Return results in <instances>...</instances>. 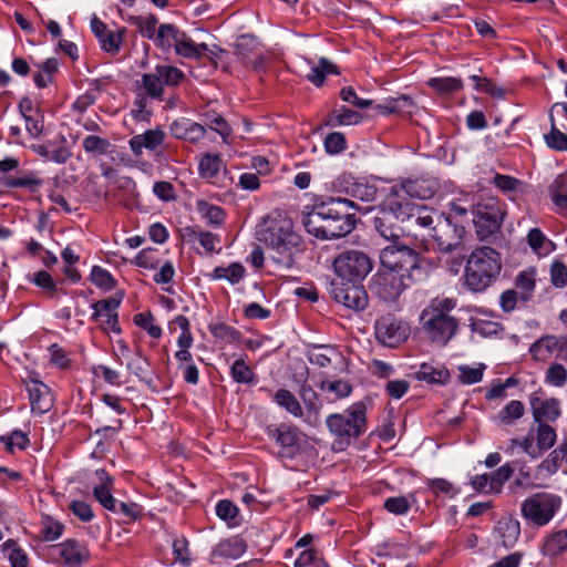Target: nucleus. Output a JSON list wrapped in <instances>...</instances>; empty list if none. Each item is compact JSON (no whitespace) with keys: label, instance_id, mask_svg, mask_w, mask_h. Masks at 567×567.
<instances>
[{"label":"nucleus","instance_id":"5","mask_svg":"<svg viewBox=\"0 0 567 567\" xmlns=\"http://www.w3.org/2000/svg\"><path fill=\"white\" fill-rule=\"evenodd\" d=\"M422 216H426L425 219L429 221L419 223V228L429 230V236L435 243L439 251L451 252L462 245L466 234L463 225L454 223L450 217L430 207H427V214H422Z\"/></svg>","mask_w":567,"mask_h":567},{"label":"nucleus","instance_id":"3","mask_svg":"<svg viewBox=\"0 0 567 567\" xmlns=\"http://www.w3.org/2000/svg\"><path fill=\"white\" fill-rule=\"evenodd\" d=\"M259 240L270 250V259L280 268H290L300 250L301 238L292 230V221L281 215L269 217L260 226Z\"/></svg>","mask_w":567,"mask_h":567},{"label":"nucleus","instance_id":"13","mask_svg":"<svg viewBox=\"0 0 567 567\" xmlns=\"http://www.w3.org/2000/svg\"><path fill=\"white\" fill-rule=\"evenodd\" d=\"M423 330L432 343L445 346L456 333L457 320L449 313H434L422 319Z\"/></svg>","mask_w":567,"mask_h":567},{"label":"nucleus","instance_id":"27","mask_svg":"<svg viewBox=\"0 0 567 567\" xmlns=\"http://www.w3.org/2000/svg\"><path fill=\"white\" fill-rule=\"evenodd\" d=\"M327 74H339L338 66L326 58H320L318 64L312 65L307 79L316 86H321Z\"/></svg>","mask_w":567,"mask_h":567},{"label":"nucleus","instance_id":"2","mask_svg":"<svg viewBox=\"0 0 567 567\" xmlns=\"http://www.w3.org/2000/svg\"><path fill=\"white\" fill-rule=\"evenodd\" d=\"M360 209L355 203L344 198H330L316 204L302 218L307 231L317 238L336 239L350 234L355 226L351 208Z\"/></svg>","mask_w":567,"mask_h":567},{"label":"nucleus","instance_id":"55","mask_svg":"<svg viewBox=\"0 0 567 567\" xmlns=\"http://www.w3.org/2000/svg\"><path fill=\"white\" fill-rule=\"evenodd\" d=\"M455 307V301L450 298L435 299L431 306L423 310L422 319H425L429 315L434 313H449Z\"/></svg>","mask_w":567,"mask_h":567},{"label":"nucleus","instance_id":"17","mask_svg":"<svg viewBox=\"0 0 567 567\" xmlns=\"http://www.w3.org/2000/svg\"><path fill=\"white\" fill-rule=\"evenodd\" d=\"M529 352L537 361H545L555 352L564 360H567V337L553 334L544 336L530 346Z\"/></svg>","mask_w":567,"mask_h":567},{"label":"nucleus","instance_id":"56","mask_svg":"<svg viewBox=\"0 0 567 567\" xmlns=\"http://www.w3.org/2000/svg\"><path fill=\"white\" fill-rule=\"evenodd\" d=\"M546 144L556 151L567 150V135L555 127L553 123L551 131L545 135Z\"/></svg>","mask_w":567,"mask_h":567},{"label":"nucleus","instance_id":"24","mask_svg":"<svg viewBox=\"0 0 567 567\" xmlns=\"http://www.w3.org/2000/svg\"><path fill=\"white\" fill-rule=\"evenodd\" d=\"M341 353L333 347L317 346L309 354V361L320 368H327L331 363L342 361Z\"/></svg>","mask_w":567,"mask_h":567},{"label":"nucleus","instance_id":"38","mask_svg":"<svg viewBox=\"0 0 567 567\" xmlns=\"http://www.w3.org/2000/svg\"><path fill=\"white\" fill-rule=\"evenodd\" d=\"M2 551L8 557L12 567H27L28 557L25 553L18 546V544L9 539L2 545Z\"/></svg>","mask_w":567,"mask_h":567},{"label":"nucleus","instance_id":"32","mask_svg":"<svg viewBox=\"0 0 567 567\" xmlns=\"http://www.w3.org/2000/svg\"><path fill=\"white\" fill-rule=\"evenodd\" d=\"M565 460H567V442H563L558 447L551 451L540 463L539 468L548 474H555Z\"/></svg>","mask_w":567,"mask_h":567},{"label":"nucleus","instance_id":"25","mask_svg":"<svg viewBox=\"0 0 567 567\" xmlns=\"http://www.w3.org/2000/svg\"><path fill=\"white\" fill-rule=\"evenodd\" d=\"M224 167L219 154H205L198 164L199 175L208 181L215 182Z\"/></svg>","mask_w":567,"mask_h":567},{"label":"nucleus","instance_id":"44","mask_svg":"<svg viewBox=\"0 0 567 567\" xmlns=\"http://www.w3.org/2000/svg\"><path fill=\"white\" fill-rule=\"evenodd\" d=\"M545 380L553 386L561 388L567 383V369L560 363H554L547 369Z\"/></svg>","mask_w":567,"mask_h":567},{"label":"nucleus","instance_id":"23","mask_svg":"<svg viewBox=\"0 0 567 567\" xmlns=\"http://www.w3.org/2000/svg\"><path fill=\"white\" fill-rule=\"evenodd\" d=\"M164 141V133L161 130H150L144 134L135 135L130 141V146L135 155H140L143 148L155 150Z\"/></svg>","mask_w":567,"mask_h":567},{"label":"nucleus","instance_id":"53","mask_svg":"<svg viewBox=\"0 0 567 567\" xmlns=\"http://www.w3.org/2000/svg\"><path fill=\"white\" fill-rule=\"evenodd\" d=\"M546 549L551 555H557L567 549V530H559L548 537Z\"/></svg>","mask_w":567,"mask_h":567},{"label":"nucleus","instance_id":"42","mask_svg":"<svg viewBox=\"0 0 567 567\" xmlns=\"http://www.w3.org/2000/svg\"><path fill=\"white\" fill-rule=\"evenodd\" d=\"M524 414V404L520 401H511L503 410L497 414V419L503 424H511L513 421L522 417Z\"/></svg>","mask_w":567,"mask_h":567},{"label":"nucleus","instance_id":"41","mask_svg":"<svg viewBox=\"0 0 567 567\" xmlns=\"http://www.w3.org/2000/svg\"><path fill=\"white\" fill-rule=\"evenodd\" d=\"M90 277H91L92 282L96 287H99L105 291L112 290L116 285V281L112 277V275L106 269H104L100 266H94L92 268Z\"/></svg>","mask_w":567,"mask_h":567},{"label":"nucleus","instance_id":"9","mask_svg":"<svg viewBox=\"0 0 567 567\" xmlns=\"http://www.w3.org/2000/svg\"><path fill=\"white\" fill-rule=\"evenodd\" d=\"M561 505V498L550 493H536L522 504V514L537 526L548 524Z\"/></svg>","mask_w":567,"mask_h":567},{"label":"nucleus","instance_id":"7","mask_svg":"<svg viewBox=\"0 0 567 567\" xmlns=\"http://www.w3.org/2000/svg\"><path fill=\"white\" fill-rule=\"evenodd\" d=\"M327 426L341 442L349 444L351 439L359 437L365 431V405L360 402L354 403L346 414L329 415Z\"/></svg>","mask_w":567,"mask_h":567},{"label":"nucleus","instance_id":"8","mask_svg":"<svg viewBox=\"0 0 567 567\" xmlns=\"http://www.w3.org/2000/svg\"><path fill=\"white\" fill-rule=\"evenodd\" d=\"M333 269L340 280L360 282L372 270V260L360 250H346L333 260Z\"/></svg>","mask_w":567,"mask_h":567},{"label":"nucleus","instance_id":"11","mask_svg":"<svg viewBox=\"0 0 567 567\" xmlns=\"http://www.w3.org/2000/svg\"><path fill=\"white\" fill-rule=\"evenodd\" d=\"M473 223L480 240H487L502 225L503 212L494 198L478 202L472 208Z\"/></svg>","mask_w":567,"mask_h":567},{"label":"nucleus","instance_id":"4","mask_svg":"<svg viewBox=\"0 0 567 567\" xmlns=\"http://www.w3.org/2000/svg\"><path fill=\"white\" fill-rule=\"evenodd\" d=\"M501 271V254L489 246L477 247L466 260L465 285L473 292H483L497 280Z\"/></svg>","mask_w":567,"mask_h":567},{"label":"nucleus","instance_id":"52","mask_svg":"<svg viewBox=\"0 0 567 567\" xmlns=\"http://www.w3.org/2000/svg\"><path fill=\"white\" fill-rule=\"evenodd\" d=\"M82 145L86 153L105 154L110 147V142L96 135H89L83 140Z\"/></svg>","mask_w":567,"mask_h":567},{"label":"nucleus","instance_id":"1","mask_svg":"<svg viewBox=\"0 0 567 567\" xmlns=\"http://www.w3.org/2000/svg\"><path fill=\"white\" fill-rule=\"evenodd\" d=\"M365 212H375L373 216L374 229L386 240H396L404 229L412 230L419 223L429 221L427 206L417 203H403L398 193H388L382 203Z\"/></svg>","mask_w":567,"mask_h":567},{"label":"nucleus","instance_id":"19","mask_svg":"<svg viewBox=\"0 0 567 567\" xmlns=\"http://www.w3.org/2000/svg\"><path fill=\"white\" fill-rule=\"evenodd\" d=\"M169 131L174 137L185 140L189 143L199 142L206 133L205 126L186 117H179L173 121Z\"/></svg>","mask_w":567,"mask_h":567},{"label":"nucleus","instance_id":"16","mask_svg":"<svg viewBox=\"0 0 567 567\" xmlns=\"http://www.w3.org/2000/svg\"><path fill=\"white\" fill-rule=\"evenodd\" d=\"M408 326L391 316L382 317L375 322V337L386 347H396L408 338Z\"/></svg>","mask_w":567,"mask_h":567},{"label":"nucleus","instance_id":"12","mask_svg":"<svg viewBox=\"0 0 567 567\" xmlns=\"http://www.w3.org/2000/svg\"><path fill=\"white\" fill-rule=\"evenodd\" d=\"M329 292L337 302L354 311L364 310L369 302L367 291L358 282L332 280Z\"/></svg>","mask_w":567,"mask_h":567},{"label":"nucleus","instance_id":"63","mask_svg":"<svg viewBox=\"0 0 567 567\" xmlns=\"http://www.w3.org/2000/svg\"><path fill=\"white\" fill-rule=\"evenodd\" d=\"M153 317L151 315L138 313L134 317V322L145 329L151 337L159 338L162 334V329L158 326L153 324Z\"/></svg>","mask_w":567,"mask_h":567},{"label":"nucleus","instance_id":"21","mask_svg":"<svg viewBox=\"0 0 567 567\" xmlns=\"http://www.w3.org/2000/svg\"><path fill=\"white\" fill-rule=\"evenodd\" d=\"M389 193H398L403 203H414L412 198H427L433 195V190L423 186V182L415 179H405L400 184L393 185Z\"/></svg>","mask_w":567,"mask_h":567},{"label":"nucleus","instance_id":"46","mask_svg":"<svg viewBox=\"0 0 567 567\" xmlns=\"http://www.w3.org/2000/svg\"><path fill=\"white\" fill-rule=\"evenodd\" d=\"M112 486H94L93 495L96 501L107 511L116 512L117 502L111 494Z\"/></svg>","mask_w":567,"mask_h":567},{"label":"nucleus","instance_id":"39","mask_svg":"<svg viewBox=\"0 0 567 567\" xmlns=\"http://www.w3.org/2000/svg\"><path fill=\"white\" fill-rule=\"evenodd\" d=\"M142 87L146 95L152 99H162L163 96L164 87L162 82L156 76L155 70L142 75Z\"/></svg>","mask_w":567,"mask_h":567},{"label":"nucleus","instance_id":"20","mask_svg":"<svg viewBox=\"0 0 567 567\" xmlns=\"http://www.w3.org/2000/svg\"><path fill=\"white\" fill-rule=\"evenodd\" d=\"M91 29L99 39L101 48L112 54L120 51L122 42V33L124 30L118 32L109 31L105 23L94 17L91 21Z\"/></svg>","mask_w":567,"mask_h":567},{"label":"nucleus","instance_id":"40","mask_svg":"<svg viewBox=\"0 0 567 567\" xmlns=\"http://www.w3.org/2000/svg\"><path fill=\"white\" fill-rule=\"evenodd\" d=\"M246 550L245 543L239 538H230L221 542L218 545V551L221 556L228 557V558H238L240 557Z\"/></svg>","mask_w":567,"mask_h":567},{"label":"nucleus","instance_id":"28","mask_svg":"<svg viewBox=\"0 0 567 567\" xmlns=\"http://www.w3.org/2000/svg\"><path fill=\"white\" fill-rule=\"evenodd\" d=\"M257 51H259V42L250 34L240 35L235 44V54L247 65Z\"/></svg>","mask_w":567,"mask_h":567},{"label":"nucleus","instance_id":"6","mask_svg":"<svg viewBox=\"0 0 567 567\" xmlns=\"http://www.w3.org/2000/svg\"><path fill=\"white\" fill-rule=\"evenodd\" d=\"M381 268L401 274L410 282L422 281L426 277V271L420 266L419 255L408 246L391 245L381 250Z\"/></svg>","mask_w":567,"mask_h":567},{"label":"nucleus","instance_id":"22","mask_svg":"<svg viewBox=\"0 0 567 567\" xmlns=\"http://www.w3.org/2000/svg\"><path fill=\"white\" fill-rule=\"evenodd\" d=\"M530 405L537 422H542L543 419L553 421L560 414L559 401L553 398L542 400L540 398L533 396Z\"/></svg>","mask_w":567,"mask_h":567},{"label":"nucleus","instance_id":"33","mask_svg":"<svg viewBox=\"0 0 567 567\" xmlns=\"http://www.w3.org/2000/svg\"><path fill=\"white\" fill-rule=\"evenodd\" d=\"M361 121L362 115L359 112L342 106L340 110H336L332 116L328 118L324 124L327 126L355 125Z\"/></svg>","mask_w":567,"mask_h":567},{"label":"nucleus","instance_id":"62","mask_svg":"<svg viewBox=\"0 0 567 567\" xmlns=\"http://www.w3.org/2000/svg\"><path fill=\"white\" fill-rule=\"evenodd\" d=\"M352 196L363 203H369L375 199L377 188L367 184H354Z\"/></svg>","mask_w":567,"mask_h":567},{"label":"nucleus","instance_id":"15","mask_svg":"<svg viewBox=\"0 0 567 567\" xmlns=\"http://www.w3.org/2000/svg\"><path fill=\"white\" fill-rule=\"evenodd\" d=\"M49 554L51 559L66 567H81L89 558V550L74 539L51 546Z\"/></svg>","mask_w":567,"mask_h":567},{"label":"nucleus","instance_id":"34","mask_svg":"<svg viewBox=\"0 0 567 567\" xmlns=\"http://www.w3.org/2000/svg\"><path fill=\"white\" fill-rule=\"evenodd\" d=\"M275 402L296 417L302 416V409L297 398L288 390L280 389L274 395Z\"/></svg>","mask_w":567,"mask_h":567},{"label":"nucleus","instance_id":"57","mask_svg":"<svg viewBox=\"0 0 567 567\" xmlns=\"http://www.w3.org/2000/svg\"><path fill=\"white\" fill-rule=\"evenodd\" d=\"M324 148L329 154L341 153L346 148V138L343 134L339 132L328 134L324 140Z\"/></svg>","mask_w":567,"mask_h":567},{"label":"nucleus","instance_id":"26","mask_svg":"<svg viewBox=\"0 0 567 567\" xmlns=\"http://www.w3.org/2000/svg\"><path fill=\"white\" fill-rule=\"evenodd\" d=\"M417 380L425 381L430 384H444L450 379V372L443 367H434L430 363L421 364L415 373Z\"/></svg>","mask_w":567,"mask_h":567},{"label":"nucleus","instance_id":"60","mask_svg":"<svg viewBox=\"0 0 567 567\" xmlns=\"http://www.w3.org/2000/svg\"><path fill=\"white\" fill-rule=\"evenodd\" d=\"M384 508L395 515H403L410 509V503L404 496L390 497L384 502Z\"/></svg>","mask_w":567,"mask_h":567},{"label":"nucleus","instance_id":"48","mask_svg":"<svg viewBox=\"0 0 567 567\" xmlns=\"http://www.w3.org/2000/svg\"><path fill=\"white\" fill-rule=\"evenodd\" d=\"M513 472L514 468L509 464H505L495 471L491 475L489 491L495 493L501 492L503 484L511 478Z\"/></svg>","mask_w":567,"mask_h":567},{"label":"nucleus","instance_id":"29","mask_svg":"<svg viewBox=\"0 0 567 567\" xmlns=\"http://www.w3.org/2000/svg\"><path fill=\"white\" fill-rule=\"evenodd\" d=\"M554 205L560 210H567V174L558 175L548 187Z\"/></svg>","mask_w":567,"mask_h":567},{"label":"nucleus","instance_id":"58","mask_svg":"<svg viewBox=\"0 0 567 567\" xmlns=\"http://www.w3.org/2000/svg\"><path fill=\"white\" fill-rule=\"evenodd\" d=\"M501 529L503 530V544L506 547H512L519 536V524L518 522H505L502 524Z\"/></svg>","mask_w":567,"mask_h":567},{"label":"nucleus","instance_id":"31","mask_svg":"<svg viewBox=\"0 0 567 567\" xmlns=\"http://www.w3.org/2000/svg\"><path fill=\"white\" fill-rule=\"evenodd\" d=\"M154 70L156 72V76L162 82L163 87L177 86L185 78L183 71L173 65L162 64L157 65Z\"/></svg>","mask_w":567,"mask_h":567},{"label":"nucleus","instance_id":"51","mask_svg":"<svg viewBox=\"0 0 567 567\" xmlns=\"http://www.w3.org/2000/svg\"><path fill=\"white\" fill-rule=\"evenodd\" d=\"M471 80L475 82L476 90L488 93L494 97H503L505 94V90L493 83L489 79L472 75Z\"/></svg>","mask_w":567,"mask_h":567},{"label":"nucleus","instance_id":"64","mask_svg":"<svg viewBox=\"0 0 567 567\" xmlns=\"http://www.w3.org/2000/svg\"><path fill=\"white\" fill-rule=\"evenodd\" d=\"M551 282L555 287L563 288L567 285V268L560 261H555L550 268Z\"/></svg>","mask_w":567,"mask_h":567},{"label":"nucleus","instance_id":"61","mask_svg":"<svg viewBox=\"0 0 567 567\" xmlns=\"http://www.w3.org/2000/svg\"><path fill=\"white\" fill-rule=\"evenodd\" d=\"M340 97L358 109H368L372 104L371 100L360 99L352 86L343 87L340 91Z\"/></svg>","mask_w":567,"mask_h":567},{"label":"nucleus","instance_id":"54","mask_svg":"<svg viewBox=\"0 0 567 567\" xmlns=\"http://www.w3.org/2000/svg\"><path fill=\"white\" fill-rule=\"evenodd\" d=\"M231 377L238 383H248L252 380L254 372L244 360L238 359L231 365Z\"/></svg>","mask_w":567,"mask_h":567},{"label":"nucleus","instance_id":"35","mask_svg":"<svg viewBox=\"0 0 567 567\" xmlns=\"http://www.w3.org/2000/svg\"><path fill=\"white\" fill-rule=\"evenodd\" d=\"M245 275V268L239 262H233L228 267H216L213 272L214 279H226L230 284H238Z\"/></svg>","mask_w":567,"mask_h":567},{"label":"nucleus","instance_id":"18","mask_svg":"<svg viewBox=\"0 0 567 567\" xmlns=\"http://www.w3.org/2000/svg\"><path fill=\"white\" fill-rule=\"evenodd\" d=\"M31 409L33 412L44 413L49 411L52 405V396L50 389L40 380L30 377L24 380Z\"/></svg>","mask_w":567,"mask_h":567},{"label":"nucleus","instance_id":"45","mask_svg":"<svg viewBox=\"0 0 567 567\" xmlns=\"http://www.w3.org/2000/svg\"><path fill=\"white\" fill-rule=\"evenodd\" d=\"M556 442L555 430L544 422H538L537 445L540 450L550 449Z\"/></svg>","mask_w":567,"mask_h":567},{"label":"nucleus","instance_id":"49","mask_svg":"<svg viewBox=\"0 0 567 567\" xmlns=\"http://www.w3.org/2000/svg\"><path fill=\"white\" fill-rule=\"evenodd\" d=\"M460 370V381L464 384H473L477 383L483 378V372L485 370V365L483 363L478 364L476 368H471L468 365H461Z\"/></svg>","mask_w":567,"mask_h":567},{"label":"nucleus","instance_id":"30","mask_svg":"<svg viewBox=\"0 0 567 567\" xmlns=\"http://www.w3.org/2000/svg\"><path fill=\"white\" fill-rule=\"evenodd\" d=\"M269 435L282 447H293L299 441L297 427H291L286 424H280L278 427L270 429Z\"/></svg>","mask_w":567,"mask_h":567},{"label":"nucleus","instance_id":"37","mask_svg":"<svg viewBox=\"0 0 567 567\" xmlns=\"http://www.w3.org/2000/svg\"><path fill=\"white\" fill-rule=\"evenodd\" d=\"M179 34L174 25L162 24L154 38L155 43L163 50H167L171 47H176V41L179 39Z\"/></svg>","mask_w":567,"mask_h":567},{"label":"nucleus","instance_id":"50","mask_svg":"<svg viewBox=\"0 0 567 567\" xmlns=\"http://www.w3.org/2000/svg\"><path fill=\"white\" fill-rule=\"evenodd\" d=\"M320 389L323 391L334 393L337 399L347 398L352 391V386L347 381L343 380H338L333 382L322 381L320 384Z\"/></svg>","mask_w":567,"mask_h":567},{"label":"nucleus","instance_id":"10","mask_svg":"<svg viewBox=\"0 0 567 567\" xmlns=\"http://www.w3.org/2000/svg\"><path fill=\"white\" fill-rule=\"evenodd\" d=\"M413 282H410L401 274L396 275L380 268L369 282V290L372 296L383 302H394L403 291Z\"/></svg>","mask_w":567,"mask_h":567},{"label":"nucleus","instance_id":"14","mask_svg":"<svg viewBox=\"0 0 567 567\" xmlns=\"http://www.w3.org/2000/svg\"><path fill=\"white\" fill-rule=\"evenodd\" d=\"M123 295V292H116L115 295L106 299L99 300L92 305L94 310L92 319L100 322L103 330H111L115 333L121 332L116 310L122 302Z\"/></svg>","mask_w":567,"mask_h":567},{"label":"nucleus","instance_id":"36","mask_svg":"<svg viewBox=\"0 0 567 567\" xmlns=\"http://www.w3.org/2000/svg\"><path fill=\"white\" fill-rule=\"evenodd\" d=\"M429 86L440 94H451L463 87L460 78H433L427 81Z\"/></svg>","mask_w":567,"mask_h":567},{"label":"nucleus","instance_id":"59","mask_svg":"<svg viewBox=\"0 0 567 567\" xmlns=\"http://www.w3.org/2000/svg\"><path fill=\"white\" fill-rule=\"evenodd\" d=\"M156 23L157 20L155 17H148V18H135V24L140 31V33L144 38L154 39L156 35Z\"/></svg>","mask_w":567,"mask_h":567},{"label":"nucleus","instance_id":"47","mask_svg":"<svg viewBox=\"0 0 567 567\" xmlns=\"http://www.w3.org/2000/svg\"><path fill=\"white\" fill-rule=\"evenodd\" d=\"M126 368L140 380H144L148 368V361L142 355L140 350H136L135 353L128 358Z\"/></svg>","mask_w":567,"mask_h":567},{"label":"nucleus","instance_id":"43","mask_svg":"<svg viewBox=\"0 0 567 567\" xmlns=\"http://www.w3.org/2000/svg\"><path fill=\"white\" fill-rule=\"evenodd\" d=\"M175 52L188 59H200L199 48H197L196 43L184 33L181 34L178 41H176Z\"/></svg>","mask_w":567,"mask_h":567}]
</instances>
